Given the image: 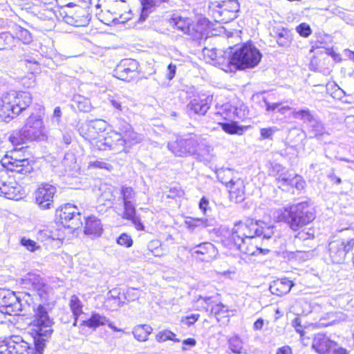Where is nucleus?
<instances>
[{
    "label": "nucleus",
    "mask_w": 354,
    "mask_h": 354,
    "mask_svg": "<svg viewBox=\"0 0 354 354\" xmlns=\"http://www.w3.org/2000/svg\"><path fill=\"white\" fill-rule=\"evenodd\" d=\"M53 324V319L50 317L46 306L40 304L34 309L33 318L30 324V333L34 337L35 349L40 354L46 342L51 337Z\"/></svg>",
    "instance_id": "1"
},
{
    "label": "nucleus",
    "mask_w": 354,
    "mask_h": 354,
    "mask_svg": "<svg viewBox=\"0 0 354 354\" xmlns=\"http://www.w3.org/2000/svg\"><path fill=\"white\" fill-rule=\"evenodd\" d=\"M108 319L105 316L96 313H93L89 319L84 320L81 325L87 326L90 328H96L100 326L106 324Z\"/></svg>",
    "instance_id": "36"
},
{
    "label": "nucleus",
    "mask_w": 354,
    "mask_h": 354,
    "mask_svg": "<svg viewBox=\"0 0 354 354\" xmlns=\"http://www.w3.org/2000/svg\"><path fill=\"white\" fill-rule=\"evenodd\" d=\"M122 195L123 202H131V200L135 197L134 190L129 187H122L121 190Z\"/></svg>",
    "instance_id": "58"
},
{
    "label": "nucleus",
    "mask_w": 354,
    "mask_h": 354,
    "mask_svg": "<svg viewBox=\"0 0 354 354\" xmlns=\"http://www.w3.org/2000/svg\"><path fill=\"white\" fill-rule=\"evenodd\" d=\"M251 242L252 241H245L244 243L235 242L234 244L241 252L246 254L254 255L256 251L259 250L261 252H263L262 249L254 245Z\"/></svg>",
    "instance_id": "42"
},
{
    "label": "nucleus",
    "mask_w": 354,
    "mask_h": 354,
    "mask_svg": "<svg viewBox=\"0 0 354 354\" xmlns=\"http://www.w3.org/2000/svg\"><path fill=\"white\" fill-rule=\"evenodd\" d=\"M121 138L124 141V149L127 146L131 147L141 142L143 140L144 137L142 135L136 133L133 129H131L124 135H121Z\"/></svg>",
    "instance_id": "35"
},
{
    "label": "nucleus",
    "mask_w": 354,
    "mask_h": 354,
    "mask_svg": "<svg viewBox=\"0 0 354 354\" xmlns=\"http://www.w3.org/2000/svg\"><path fill=\"white\" fill-rule=\"evenodd\" d=\"M292 176L288 174H281L277 178V185L279 188L288 190L292 183Z\"/></svg>",
    "instance_id": "48"
},
{
    "label": "nucleus",
    "mask_w": 354,
    "mask_h": 354,
    "mask_svg": "<svg viewBox=\"0 0 354 354\" xmlns=\"http://www.w3.org/2000/svg\"><path fill=\"white\" fill-rule=\"evenodd\" d=\"M12 354H31L32 348L20 337L16 336L10 340Z\"/></svg>",
    "instance_id": "31"
},
{
    "label": "nucleus",
    "mask_w": 354,
    "mask_h": 354,
    "mask_svg": "<svg viewBox=\"0 0 354 354\" xmlns=\"http://www.w3.org/2000/svg\"><path fill=\"white\" fill-rule=\"evenodd\" d=\"M156 340L158 342H163L167 340H171L175 342H179L180 339L176 338V334L169 330H164L160 331L156 337Z\"/></svg>",
    "instance_id": "47"
},
{
    "label": "nucleus",
    "mask_w": 354,
    "mask_h": 354,
    "mask_svg": "<svg viewBox=\"0 0 354 354\" xmlns=\"http://www.w3.org/2000/svg\"><path fill=\"white\" fill-rule=\"evenodd\" d=\"M170 24L185 34L190 30L191 19L187 17L174 15L170 20Z\"/></svg>",
    "instance_id": "33"
},
{
    "label": "nucleus",
    "mask_w": 354,
    "mask_h": 354,
    "mask_svg": "<svg viewBox=\"0 0 354 354\" xmlns=\"http://www.w3.org/2000/svg\"><path fill=\"white\" fill-rule=\"evenodd\" d=\"M32 103V97L27 92L10 91L0 98V121L9 122L26 109Z\"/></svg>",
    "instance_id": "3"
},
{
    "label": "nucleus",
    "mask_w": 354,
    "mask_h": 354,
    "mask_svg": "<svg viewBox=\"0 0 354 354\" xmlns=\"http://www.w3.org/2000/svg\"><path fill=\"white\" fill-rule=\"evenodd\" d=\"M106 139L109 143V150L116 152L124 150V141L121 138V134L115 131H111L106 133Z\"/></svg>",
    "instance_id": "28"
},
{
    "label": "nucleus",
    "mask_w": 354,
    "mask_h": 354,
    "mask_svg": "<svg viewBox=\"0 0 354 354\" xmlns=\"http://www.w3.org/2000/svg\"><path fill=\"white\" fill-rule=\"evenodd\" d=\"M105 302L107 306H109L111 310L117 309L118 308L122 306L123 304V302L121 301L120 297H118V295L107 296Z\"/></svg>",
    "instance_id": "55"
},
{
    "label": "nucleus",
    "mask_w": 354,
    "mask_h": 354,
    "mask_svg": "<svg viewBox=\"0 0 354 354\" xmlns=\"http://www.w3.org/2000/svg\"><path fill=\"white\" fill-rule=\"evenodd\" d=\"M22 310L19 298L13 292H0V312L9 315H18Z\"/></svg>",
    "instance_id": "13"
},
{
    "label": "nucleus",
    "mask_w": 354,
    "mask_h": 354,
    "mask_svg": "<svg viewBox=\"0 0 354 354\" xmlns=\"http://www.w3.org/2000/svg\"><path fill=\"white\" fill-rule=\"evenodd\" d=\"M105 136L104 133L102 134L95 141H92L91 145L97 150H109V143Z\"/></svg>",
    "instance_id": "49"
},
{
    "label": "nucleus",
    "mask_w": 354,
    "mask_h": 354,
    "mask_svg": "<svg viewBox=\"0 0 354 354\" xmlns=\"http://www.w3.org/2000/svg\"><path fill=\"white\" fill-rule=\"evenodd\" d=\"M218 124L225 132L230 134H241L243 132V129L238 126L236 122H220Z\"/></svg>",
    "instance_id": "46"
},
{
    "label": "nucleus",
    "mask_w": 354,
    "mask_h": 354,
    "mask_svg": "<svg viewBox=\"0 0 354 354\" xmlns=\"http://www.w3.org/2000/svg\"><path fill=\"white\" fill-rule=\"evenodd\" d=\"M230 198L232 201L241 203L245 198V186L243 181L239 178L230 184L229 187Z\"/></svg>",
    "instance_id": "24"
},
{
    "label": "nucleus",
    "mask_w": 354,
    "mask_h": 354,
    "mask_svg": "<svg viewBox=\"0 0 354 354\" xmlns=\"http://www.w3.org/2000/svg\"><path fill=\"white\" fill-rule=\"evenodd\" d=\"M108 12L113 15V21L115 24H124L130 20L133 15L127 3L122 0L114 1Z\"/></svg>",
    "instance_id": "18"
},
{
    "label": "nucleus",
    "mask_w": 354,
    "mask_h": 354,
    "mask_svg": "<svg viewBox=\"0 0 354 354\" xmlns=\"http://www.w3.org/2000/svg\"><path fill=\"white\" fill-rule=\"evenodd\" d=\"M21 243L30 252H35L39 248V246L37 245L35 241L29 239L22 238L21 239Z\"/></svg>",
    "instance_id": "61"
},
{
    "label": "nucleus",
    "mask_w": 354,
    "mask_h": 354,
    "mask_svg": "<svg viewBox=\"0 0 354 354\" xmlns=\"http://www.w3.org/2000/svg\"><path fill=\"white\" fill-rule=\"evenodd\" d=\"M139 63L133 59L120 61L115 69V76L123 81L131 82L138 77Z\"/></svg>",
    "instance_id": "10"
},
{
    "label": "nucleus",
    "mask_w": 354,
    "mask_h": 354,
    "mask_svg": "<svg viewBox=\"0 0 354 354\" xmlns=\"http://www.w3.org/2000/svg\"><path fill=\"white\" fill-rule=\"evenodd\" d=\"M315 218L314 209L306 201L292 205L289 207L288 223L294 230H299L311 223Z\"/></svg>",
    "instance_id": "5"
},
{
    "label": "nucleus",
    "mask_w": 354,
    "mask_h": 354,
    "mask_svg": "<svg viewBox=\"0 0 354 354\" xmlns=\"http://www.w3.org/2000/svg\"><path fill=\"white\" fill-rule=\"evenodd\" d=\"M194 156H196V158L199 160L208 163L211 162L214 158L213 148L206 145L205 142L198 140L197 151Z\"/></svg>",
    "instance_id": "29"
},
{
    "label": "nucleus",
    "mask_w": 354,
    "mask_h": 354,
    "mask_svg": "<svg viewBox=\"0 0 354 354\" xmlns=\"http://www.w3.org/2000/svg\"><path fill=\"white\" fill-rule=\"evenodd\" d=\"M203 55L209 57L210 60L214 62V64L221 68L222 70L228 72L232 71L230 64V54L224 56L222 50H218L215 48H205L203 50Z\"/></svg>",
    "instance_id": "19"
},
{
    "label": "nucleus",
    "mask_w": 354,
    "mask_h": 354,
    "mask_svg": "<svg viewBox=\"0 0 354 354\" xmlns=\"http://www.w3.org/2000/svg\"><path fill=\"white\" fill-rule=\"evenodd\" d=\"M209 8L216 21L225 24L236 18L240 6L237 0H225L212 2Z\"/></svg>",
    "instance_id": "6"
},
{
    "label": "nucleus",
    "mask_w": 354,
    "mask_h": 354,
    "mask_svg": "<svg viewBox=\"0 0 354 354\" xmlns=\"http://www.w3.org/2000/svg\"><path fill=\"white\" fill-rule=\"evenodd\" d=\"M193 257L201 261L209 262L216 259L218 252L216 248L209 242H204L193 247L189 250Z\"/></svg>",
    "instance_id": "17"
},
{
    "label": "nucleus",
    "mask_w": 354,
    "mask_h": 354,
    "mask_svg": "<svg viewBox=\"0 0 354 354\" xmlns=\"http://www.w3.org/2000/svg\"><path fill=\"white\" fill-rule=\"evenodd\" d=\"M69 306L74 317H80L82 313L83 305L77 296L75 295L71 296Z\"/></svg>",
    "instance_id": "44"
},
{
    "label": "nucleus",
    "mask_w": 354,
    "mask_h": 354,
    "mask_svg": "<svg viewBox=\"0 0 354 354\" xmlns=\"http://www.w3.org/2000/svg\"><path fill=\"white\" fill-rule=\"evenodd\" d=\"M292 115L295 119L302 120L306 127L317 119L308 109L299 111L295 109L292 113Z\"/></svg>",
    "instance_id": "38"
},
{
    "label": "nucleus",
    "mask_w": 354,
    "mask_h": 354,
    "mask_svg": "<svg viewBox=\"0 0 354 354\" xmlns=\"http://www.w3.org/2000/svg\"><path fill=\"white\" fill-rule=\"evenodd\" d=\"M140 297V291L133 288H129L125 292V299L128 301H135Z\"/></svg>",
    "instance_id": "62"
},
{
    "label": "nucleus",
    "mask_w": 354,
    "mask_h": 354,
    "mask_svg": "<svg viewBox=\"0 0 354 354\" xmlns=\"http://www.w3.org/2000/svg\"><path fill=\"white\" fill-rule=\"evenodd\" d=\"M50 231V237L52 241H62L73 234L71 228H67L66 225L55 224L48 227Z\"/></svg>",
    "instance_id": "26"
},
{
    "label": "nucleus",
    "mask_w": 354,
    "mask_h": 354,
    "mask_svg": "<svg viewBox=\"0 0 354 354\" xmlns=\"http://www.w3.org/2000/svg\"><path fill=\"white\" fill-rule=\"evenodd\" d=\"M25 140H26V137L24 136L22 129L12 131L9 136V140L15 147V150L23 147L22 145L24 144Z\"/></svg>",
    "instance_id": "43"
},
{
    "label": "nucleus",
    "mask_w": 354,
    "mask_h": 354,
    "mask_svg": "<svg viewBox=\"0 0 354 354\" xmlns=\"http://www.w3.org/2000/svg\"><path fill=\"white\" fill-rule=\"evenodd\" d=\"M2 166L6 169L26 175L32 171V167L28 158L17 159L13 156H5L1 160Z\"/></svg>",
    "instance_id": "15"
},
{
    "label": "nucleus",
    "mask_w": 354,
    "mask_h": 354,
    "mask_svg": "<svg viewBox=\"0 0 354 354\" xmlns=\"http://www.w3.org/2000/svg\"><path fill=\"white\" fill-rule=\"evenodd\" d=\"M261 59L259 49L250 43H246L236 48L230 55V68L232 71L256 66Z\"/></svg>",
    "instance_id": "4"
},
{
    "label": "nucleus",
    "mask_w": 354,
    "mask_h": 354,
    "mask_svg": "<svg viewBox=\"0 0 354 354\" xmlns=\"http://www.w3.org/2000/svg\"><path fill=\"white\" fill-rule=\"evenodd\" d=\"M57 188L48 183L40 185L35 192V203L41 209H49L53 207V198Z\"/></svg>",
    "instance_id": "11"
},
{
    "label": "nucleus",
    "mask_w": 354,
    "mask_h": 354,
    "mask_svg": "<svg viewBox=\"0 0 354 354\" xmlns=\"http://www.w3.org/2000/svg\"><path fill=\"white\" fill-rule=\"evenodd\" d=\"M102 225L100 219L94 216H88L86 219L84 233L88 235L99 236L102 232Z\"/></svg>",
    "instance_id": "25"
},
{
    "label": "nucleus",
    "mask_w": 354,
    "mask_h": 354,
    "mask_svg": "<svg viewBox=\"0 0 354 354\" xmlns=\"http://www.w3.org/2000/svg\"><path fill=\"white\" fill-rule=\"evenodd\" d=\"M0 40L3 41L0 50H3L6 47H12V44L15 41L16 39L9 32H1L0 34Z\"/></svg>",
    "instance_id": "54"
},
{
    "label": "nucleus",
    "mask_w": 354,
    "mask_h": 354,
    "mask_svg": "<svg viewBox=\"0 0 354 354\" xmlns=\"http://www.w3.org/2000/svg\"><path fill=\"white\" fill-rule=\"evenodd\" d=\"M212 96L202 95L192 100L187 105V110L189 114L194 113L204 115L210 107Z\"/></svg>",
    "instance_id": "20"
},
{
    "label": "nucleus",
    "mask_w": 354,
    "mask_h": 354,
    "mask_svg": "<svg viewBox=\"0 0 354 354\" xmlns=\"http://www.w3.org/2000/svg\"><path fill=\"white\" fill-rule=\"evenodd\" d=\"M346 235L348 236L346 241L337 239L331 241L328 245L329 255L331 261L335 263H342L348 252L354 246V227L344 230Z\"/></svg>",
    "instance_id": "7"
},
{
    "label": "nucleus",
    "mask_w": 354,
    "mask_h": 354,
    "mask_svg": "<svg viewBox=\"0 0 354 354\" xmlns=\"http://www.w3.org/2000/svg\"><path fill=\"white\" fill-rule=\"evenodd\" d=\"M293 286L294 283L292 281L287 278H282L272 283L270 286V291L273 295L282 296L288 294Z\"/></svg>",
    "instance_id": "23"
},
{
    "label": "nucleus",
    "mask_w": 354,
    "mask_h": 354,
    "mask_svg": "<svg viewBox=\"0 0 354 354\" xmlns=\"http://www.w3.org/2000/svg\"><path fill=\"white\" fill-rule=\"evenodd\" d=\"M153 329L151 326L147 324L137 325L132 331V333L138 341L145 342L148 339V336L151 333Z\"/></svg>",
    "instance_id": "37"
},
{
    "label": "nucleus",
    "mask_w": 354,
    "mask_h": 354,
    "mask_svg": "<svg viewBox=\"0 0 354 354\" xmlns=\"http://www.w3.org/2000/svg\"><path fill=\"white\" fill-rule=\"evenodd\" d=\"M208 21L206 19H200L196 24H191L190 30L187 32L193 39L200 41L206 39L208 34Z\"/></svg>",
    "instance_id": "22"
},
{
    "label": "nucleus",
    "mask_w": 354,
    "mask_h": 354,
    "mask_svg": "<svg viewBox=\"0 0 354 354\" xmlns=\"http://www.w3.org/2000/svg\"><path fill=\"white\" fill-rule=\"evenodd\" d=\"M107 123L104 120H95L83 124L80 128V135L88 140L90 143L95 141L97 138L104 133Z\"/></svg>",
    "instance_id": "12"
},
{
    "label": "nucleus",
    "mask_w": 354,
    "mask_h": 354,
    "mask_svg": "<svg viewBox=\"0 0 354 354\" xmlns=\"http://www.w3.org/2000/svg\"><path fill=\"white\" fill-rule=\"evenodd\" d=\"M278 131L276 127H270L268 128H262L260 130L261 139L272 140L274 134Z\"/></svg>",
    "instance_id": "56"
},
{
    "label": "nucleus",
    "mask_w": 354,
    "mask_h": 354,
    "mask_svg": "<svg viewBox=\"0 0 354 354\" xmlns=\"http://www.w3.org/2000/svg\"><path fill=\"white\" fill-rule=\"evenodd\" d=\"M124 203V212L123 218L125 219H129L133 218L136 216V208L134 205L131 202H123Z\"/></svg>",
    "instance_id": "52"
},
{
    "label": "nucleus",
    "mask_w": 354,
    "mask_h": 354,
    "mask_svg": "<svg viewBox=\"0 0 354 354\" xmlns=\"http://www.w3.org/2000/svg\"><path fill=\"white\" fill-rule=\"evenodd\" d=\"M212 225L207 218L189 217L185 221V227L191 232L194 231L196 229L207 228Z\"/></svg>",
    "instance_id": "32"
},
{
    "label": "nucleus",
    "mask_w": 354,
    "mask_h": 354,
    "mask_svg": "<svg viewBox=\"0 0 354 354\" xmlns=\"http://www.w3.org/2000/svg\"><path fill=\"white\" fill-rule=\"evenodd\" d=\"M218 180L227 187L237 179H239V174L229 168H222L216 171Z\"/></svg>",
    "instance_id": "27"
},
{
    "label": "nucleus",
    "mask_w": 354,
    "mask_h": 354,
    "mask_svg": "<svg viewBox=\"0 0 354 354\" xmlns=\"http://www.w3.org/2000/svg\"><path fill=\"white\" fill-rule=\"evenodd\" d=\"M50 231L48 227L40 230L37 233V239L41 242H48L52 241L50 237Z\"/></svg>",
    "instance_id": "57"
},
{
    "label": "nucleus",
    "mask_w": 354,
    "mask_h": 354,
    "mask_svg": "<svg viewBox=\"0 0 354 354\" xmlns=\"http://www.w3.org/2000/svg\"><path fill=\"white\" fill-rule=\"evenodd\" d=\"M127 99L124 97H113L110 99L111 105L117 110L122 113H127L129 108L126 104Z\"/></svg>",
    "instance_id": "45"
},
{
    "label": "nucleus",
    "mask_w": 354,
    "mask_h": 354,
    "mask_svg": "<svg viewBox=\"0 0 354 354\" xmlns=\"http://www.w3.org/2000/svg\"><path fill=\"white\" fill-rule=\"evenodd\" d=\"M88 168H96V169H104L107 171H111L113 167L109 162L104 161L103 160H97L95 161H91L88 165Z\"/></svg>",
    "instance_id": "53"
},
{
    "label": "nucleus",
    "mask_w": 354,
    "mask_h": 354,
    "mask_svg": "<svg viewBox=\"0 0 354 354\" xmlns=\"http://www.w3.org/2000/svg\"><path fill=\"white\" fill-rule=\"evenodd\" d=\"M307 129V132L310 138H320L324 134H327L323 123L317 118Z\"/></svg>",
    "instance_id": "34"
},
{
    "label": "nucleus",
    "mask_w": 354,
    "mask_h": 354,
    "mask_svg": "<svg viewBox=\"0 0 354 354\" xmlns=\"http://www.w3.org/2000/svg\"><path fill=\"white\" fill-rule=\"evenodd\" d=\"M277 44L282 47H288L292 41V35L290 30L286 28H278L275 31Z\"/></svg>",
    "instance_id": "40"
},
{
    "label": "nucleus",
    "mask_w": 354,
    "mask_h": 354,
    "mask_svg": "<svg viewBox=\"0 0 354 354\" xmlns=\"http://www.w3.org/2000/svg\"><path fill=\"white\" fill-rule=\"evenodd\" d=\"M6 174L2 175L0 178V196L10 200L21 199L24 194L21 186L14 180L6 181Z\"/></svg>",
    "instance_id": "16"
},
{
    "label": "nucleus",
    "mask_w": 354,
    "mask_h": 354,
    "mask_svg": "<svg viewBox=\"0 0 354 354\" xmlns=\"http://www.w3.org/2000/svg\"><path fill=\"white\" fill-rule=\"evenodd\" d=\"M289 208L279 209L273 212V218L277 221H281L287 218L286 212L288 214Z\"/></svg>",
    "instance_id": "64"
},
{
    "label": "nucleus",
    "mask_w": 354,
    "mask_h": 354,
    "mask_svg": "<svg viewBox=\"0 0 354 354\" xmlns=\"http://www.w3.org/2000/svg\"><path fill=\"white\" fill-rule=\"evenodd\" d=\"M228 345L230 351L236 354L246 353L242 339L237 335L233 336L228 339Z\"/></svg>",
    "instance_id": "41"
},
{
    "label": "nucleus",
    "mask_w": 354,
    "mask_h": 354,
    "mask_svg": "<svg viewBox=\"0 0 354 354\" xmlns=\"http://www.w3.org/2000/svg\"><path fill=\"white\" fill-rule=\"evenodd\" d=\"M273 227L262 221L248 219L245 222L236 223L232 228L231 239L235 242L252 241L255 236H262L269 239L273 235Z\"/></svg>",
    "instance_id": "2"
},
{
    "label": "nucleus",
    "mask_w": 354,
    "mask_h": 354,
    "mask_svg": "<svg viewBox=\"0 0 354 354\" xmlns=\"http://www.w3.org/2000/svg\"><path fill=\"white\" fill-rule=\"evenodd\" d=\"M57 216L61 219L62 225L71 228L73 232L80 227L82 223L80 221V212L77 207L71 203L65 204L56 212Z\"/></svg>",
    "instance_id": "9"
},
{
    "label": "nucleus",
    "mask_w": 354,
    "mask_h": 354,
    "mask_svg": "<svg viewBox=\"0 0 354 354\" xmlns=\"http://www.w3.org/2000/svg\"><path fill=\"white\" fill-rule=\"evenodd\" d=\"M297 32L302 37H307L311 34V29L309 25L303 23L297 27Z\"/></svg>",
    "instance_id": "63"
},
{
    "label": "nucleus",
    "mask_w": 354,
    "mask_h": 354,
    "mask_svg": "<svg viewBox=\"0 0 354 354\" xmlns=\"http://www.w3.org/2000/svg\"><path fill=\"white\" fill-rule=\"evenodd\" d=\"M335 342L324 334H317L313 338L312 347L319 354H328Z\"/></svg>",
    "instance_id": "21"
},
{
    "label": "nucleus",
    "mask_w": 354,
    "mask_h": 354,
    "mask_svg": "<svg viewBox=\"0 0 354 354\" xmlns=\"http://www.w3.org/2000/svg\"><path fill=\"white\" fill-rule=\"evenodd\" d=\"M198 145V139L195 137L178 138L175 141L169 142L167 147L175 156L183 157L188 155L194 156L197 151Z\"/></svg>",
    "instance_id": "8"
},
{
    "label": "nucleus",
    "mask_w": 354,
    "mask_h": 354,
    "mask_svg": "<svg viewBox=\"0 0 354 354\" xmlns=\"http://www.w3.org/2000/svg\"><path fill=\"white\" fill-rule=\"evenodd\" d=\"M117 243L124 247L130 248L133 245V239L126 233L122 234L117 239Z\"/></svg>",
    "instance_id": "59"
},
{
    "label": "nucleus",
    "mask_w": 354,
    "mask_h": 354,
    "mask_svg": "<svg viewBox=\"0 0 354 354\" xmlns=\"http://www.w3.org/2000/svg\"><path fill=\"white\" fill-rule=\"evenodd\" d=\"M167 1V0H142L141 3L142 11L139 18L140 21H145L148 15L153 10L155 6Z\"/></svg>",
    "instance_id": "39"
},
{
    "label": "nucleus",
    "mask_w": 354,
    "mask_h": 354,
    "mask_svg": "<svg viewBox=\"0 0 354 354\" xmlns=\"http://www.w3.org/2000/svg\"><path fill=\"white\" fill-rule=\"evenodd\" d=\"M147 247L149 250L155 257H162L164 254L163 250L161 248V244L158 240L151 241Z\"/></svg>",
    "instance_id": "50"
},
{
    "label": "nucleus",
    "mask_w": 354,
    "mask_h": 354,
    "mask_svg": "<svg viewBox=\"0 0 354 354\" xmlns=\"http://www.w3.org/2000/svg\"><path fill=\"white\" fill-rule=\"evenodd\" d=\"M16 37L18 40L24 44H30L32 41V36L30 32L23 28L19 27L16 32Z\"/></svg>",
    "instance_id": "51"
},
{
    "label": "nucleus",
    "mask_w": 354,
    "mask_h": 354,
    "mask_svg": "<svg viewBox=\"0 0 354 354\" xmlns=\"http://www.w3.org/2000/svg\"><path fill=\"white\" fill-rule=\"evenodd\" d=\"M21 284L26 288H32L40 290L44 286V282L39 275L35 273H28L21 279Z\"/></svg>",
    "instance_id": "30"
},
{
    "label": "nucleus",
    "mask_w": 354,
    "mask_h": 354,
    "mask_svg": "<svg viewBox=\"0 0 354 354\" xmlns=\"http://www.w3.org/2000/svg\"><path fill=\"white\" fill-rule=\"evenodd\" d=\"M24 135L28 140H36L43 136V121L39 115L29 116L22 128Z\"/></svg>",
    "instance_id": "14"
},
{
    "label": "nucleus",
    "mask_w": 354,
    "mask_h": 354,
    "mask_svg": "<svg viewBox=\"0 0 354 354\" xmlns=\"http://www.w3.org/2000/svg\"><path fill=\"white\" fill-rule=\"evenodd\" d=\"M211 313L216 315H225L228 313V308L221 303L214 304L212 307Z\"/></svg>",
    "instance_id": "60"
}]
</instances>
